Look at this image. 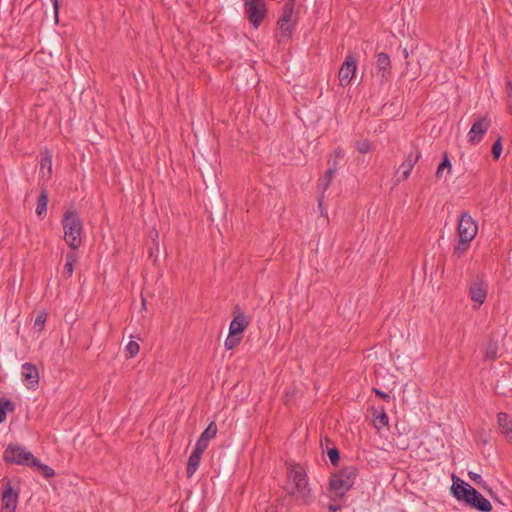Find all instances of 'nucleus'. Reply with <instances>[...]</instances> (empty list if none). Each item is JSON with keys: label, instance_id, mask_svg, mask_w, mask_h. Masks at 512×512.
I'll use <instances>...</instances> for the list:
<instances>
[{"label": "nucleus", "instance_id": "obj_29", "mask_svg": "<svg viewBox=\"0 0 512 512\" xmlns=\"http://www.w3.org/2000/svg\"><path fill=\"white\" fill-rule=\"evenodd\" d=\"M217 434V426L214 422H211L207 428L202 432L200 437L210 441L212 438H214Z\"/></svg>", "mask_w": 512, "mask_h": 512}, {"label": "nucleus", "instance_id": "obj_12", "mask_svg": "<svg viewBox=\"0 0 512 512\" xmlns=\"http://www.w3.org/2000/svg\"><path fill=\"white\" fill-rule=\"evenodd\" d=\"M421 157V153L419 150L411 151L407 156L405 161L399 166L397 173L401 171V176L397 179V182L404 181L409 178L412 169L415 164Z\"/></svg>", "mask_w": 512, "mask_h": 512}, {"label": "nucleus", "instance_id": "obj_10", "mask_svg": "<svg viewBox=\"0 0 512 512\" xmlns=\"http://www.w3.org/2000/svg\"><path fill=\"white\" fill-rule=\"evenodd\" d=\"M356 69V59L352 55H347L338 73L339 85L342 87L348 86L355 75Z\"/></svg>", "mask_w": 512, "mask_h": 512}, {"label": "nucleus", "instance_id": "obj_27", "mask_svg": "<svg viewBox=\"0 0 512 512\" xmlns=\"http://www.w3.org/2000/svg\"><path fill=\"white\" fill-rule=\"evenodd\" d=\"M242 336L238 334H233L229 331L228 337L225 339L224 346L227 350H232L235 348L241 341Z\"/></svg>", "mask_w": 512, "mask_h": 512}, {"label": "nucleus", "instance_id": "obj_45", "mask_svg": "<svg viewBox=\"0 0 512 512\" xmlns=\"http://www.w3.org/2000/svg\"><path fill=\"white\" fill-rule=\"evenodd\" d=\"M331 443V440L328 437H325L321 439V446L324 447L326 445L327 449L330 448L329 444Z\"/></svg>", "mask_w": 512, "mask_h": 512}, {"label": "nucleus", "instance_id": "obj_32", "mask_svg": "<svg viewBox=\"0 0 512 512\" xmlns=\"http://www.w3.org/2000/svg\"><path fill=\"white\" fill-rule=\"evenodd\" d=\"M491 153L495 160L499 159L502 153V138L499 137L492 145Z\"/></svg>", "mask_w": 512, "mask_h": 512}, {"label": "nucleus", "instance_id": "obj_46", "mask_svg": "<svg viewBox=\"0 0 512 512\" xmlns=\"http://www.w3.org/2000/svg\"><path fill=\"white\" fill-rule=\"evenodd\" d=\"M41 165H42V167L48 165L49 166V170H51V159L50 158H44L42 160V164Z\"/></svg>", "mask_w": 512, "mask_h": 512}, {"label": "nucleus", "instance_id": "obj_38", "mask_svg": "<svg viewBox=\"0 0 512 512\" xmlns=\"http://www.w3.org/2000/svg\"><path fill=\"white\" fill-rule=\"evenodd\" d=\"M73 271H74V265H72L70 263H65L64 276L66 278H70L73 275Z\"/></svg>", "mask_w": 512, "mask_h": 512}, {"label": "nucleus", "instance_id": "obj_11", "mask_svg": "<svg viewBox=\"0 0 512 512\" xmlns=\"http://www.w3.org/2000/svg\"><path fill=\"white\" fill-rule=\"evenodd\" d=\"M294 13V2H287L282 10V14L278 19L277 25L283 36H289L293 30L295 20L292 19Z\"/></svg>", "mask_w": 512, "mask_h": 512}, {"label": "nucleus", "instance_id": "obj_34", "mask_svg": "<svg viewBox=\"0 0 512 512\" xmlns=\"http://www.w3.org/2000/svg\"><path fill=\"white\" fill-rule=\"evenodd\" d=\"M46 318H47V315L45 313H39L36 316L35 321H34V327L38 331H41L43 329L45 322H46Z\"/></svg>", "mask_w": 512, "mask_h": 512}, {"label": "nucleus", "instance_id": "obj_6", "mask_svg": "<svg viewBox=\"0 0 512 512\" xmlns=\"http://www.w3.org/2000/svg\"><path fill=\"white\" fill-rule=\"evenodd\" d=\"M492 120L488 116L478 117L472 124L467 134L468 142L475 146L481 142L484 135L491 127Z\"/></svg>", "mask_w": 512, "mask_h": 512}, {"label": "nucleus", "instance_id": "obj_13", "mask_svg": "<svg viewBox=\"0 0 512 512\" xmlns=\"http://www.w3.org/2000/svg\"><path fill=\"white\" fill-rule=\"evenodd\" d=\"M469 495L470 496L467 498L466 503L472 508L481 512H490L492 510V505L489 500H487L475 488L472 489V492H470Z\"/></svg>", "mask_w": 512, "mask_h": 512}, {"label": "nucleus", "instance_id": "obj_25", "mask_svg": "<svg viewBox=\"0 0 512 512\" xmlns=\"http://www.w3.org/2000/svg\"><path fill=\"white\" fill-rule=\"evenodd\" d=\"M471 241L468 239L459 238V242L454 246L453 253L460 258L469 248Z\"/></svg>", "mask_w": 512, "mask_h": 512}, {"label": "nucleus", "instance_id": "obj_19", "mask_svg": "<svg viewBox=\"0 0 512 512\" xmlns=\"http://www.w3.org/2000/svg\"><path fill=\"white\" fill-rule=\"evenodd\" d=\"M334 176H335V173L333 172V170H327L325 172L324 176L318 180V189L322 193V195H321V197L319 199V206L320 207L322 205V198L324 196V193L328 189V187L330 186Z\"/></svg>", "mask_w": 512, "mask_h": 512}, {"label": "nucleus", "instance_id": "obj_37", "mask_svg": "<svg viewBox=\"0 0 512 512\" xmlns=\"http://www.w3.org/2000/svg\"><path fill=\"white\" fill-rule=\"evenodd\" d=\"M338 164L339 160L330 158L328 160L329 167L327 170H333V172L336 174V172L338 171Z\"/></svg>", "mask_w": 512, "mask_h": 512}, {"label": "nucleus", "instance_id": "obj_28", "mask_svg": "<svg viewBox=\"0 0 512 512\" xmlns=\"http://www.w3.org/2000/svg\"><path fill=\"white\" fill-rule=\"evenodd\" d=\"M445 169L448 170V173H450L451 169H452V165H451V162L449 160V157H448L447 153H444L443 160H442V162L439 164V166L437 168L436 177L440 178L442 176L443 171Z\"/></svg>", "mask_w": 512, "mask_h": 512}, {"label": "nucleus", "instance_id": "obj_16", "mask_svg": "<svg viewBox=\"0 0 512 512\" xmlns=\"http://www.w3.org/2000/svg\"><path fill=\"white\" fill-rule=\"evenodd\" d=\"M239 307L236 306L234 309V317L230 323L229 331L233 334L242 336L243 331L249 325V319L243 312H237Z\"/></svg>", "mask_w": 512, "mask_h": 512}, {"label": "nucleus", "instance_id": "obj_20", "mask_svg": "<svg viewBox=\"0 0 512 512\" xmlns=\"http://www.w3.org/2000/svg\"><path fill=\"white\" fill-rule=\"evenodd\" d=\"M373 417V424L377 430H380L381 428L388 426L389 420L384 410V407H380V411H378V409L375 408L373 412Z\"/></svg>", "mask_w": 512, "mask_h": 512}, {"label": "nucleus", "instance_id": "obj_47", "mask_svg": "<svg viewBox=\"0 0 512 512\" xmlns=\"http://www.w3.org/2000/svg\"><path fill=\"white\" fill-rule=\"evenodd\" d=\"M145 304H146V300L143 298L142 299V305L145 306Z\"/></svg>", "mask_w": 512, "mask_h": 512}, {"label": "nucleus", "instance_id": "obj_5", "mask_svg": "<svg viewBox=\"0 0 512 512\" xmlns=\"http://www.w3.org/2000/svg\"><path fill=\"white\" fill-rule=\"evenodd\" d=\"M244 13L254 28H258L263 22L266 14V3L264 0H243Z\"/></svg>", "mask_w": 512, "mask_h": 512}, {"label": "nucleus", "instance_id": "obj_4", "mask_svg": "<svg viewBox=\"0 0 512 512\" xmlns=\"http://www.w3.org/2000/svg\"><path fill=\"white\" fill-rule=\"evenodd\" d=\"M3 460L6 463L25 465L30 467L31 463H37L36 457L24 447L17 444H8L3 453Z\"/></svg>", "mask_w": 512, "mask_h": 512}, {"label": "nucleus", "instance_id": "obj_26", "mask_svg": "<svg viewBox=\"0 0 512 512\" xmlns=\"http://www.w3.org/2000/svg\"><path fill=\"white\" fill-rule=\"evenodd\" d=\"M498 357V345L496 342H489L485 353H484V359L485 360H495Z\"/></svg>", "mask_w": 512, "mask_h": 512}, {"label": "nucleus", "instance_id": "obj_41", "mask_svg": "<svg viewBox=\"0 0 512 512\" xmlns=\"http://www.w3.org/2000/svg\"><path fill=\"white\" fill-rule=\"evenodd\" d=\"M507 93H508V107H509V111L510 113H512V104H511V101H512V86L511 84L508 82L507 83Z\"/></svg>", "mask_w": 512, "mask_h": 512}, {"label": "nucleus", "instance_id": "obj_21", "mask_svg": "<svg viewBox=\"0 0 512 512\" xmlns=\"http://www.w3.org/2000/svg\"><path fill=\"white\" fill-rule=\"evenodd\" d=\"M202 454L196 451H193L191 455L188 458L187 462V477H192L193 474L197 471L200 461H201Z\"/></svg>", "mask_w": 512, "mask_h": 512}, {"label": "nucleus", "instance_id": "obj_3", "mask_svg": "<svg viewBox=\"0 0 512 512\" xmlns=\"http://www.w3.org/2000/svg\"><path fill=\"white\" fill-rule=\"evenodd\" d=\"M62 226L65 242L72 250H77L82 243V220L76 212L66 211L63 215Z\"/></svg>", "mask_w": 512, "mask_h": 512}, {"label": "nucleus", "instance_id": "obj_15", "mask_svg": "<svg viewBox=\"0 0 512 512\" xmlns=\"http://www.w3.org/2000/svg\"><path fill=\"white\" fill-rule=\"evenodd\" d=\"M391 75V60L387 53L377 54V76L381 83L388 81Z\"/></svg>", "mask_w": 512, "mask_h": 512}, {"label": "nucleus", "instance_id": "obj_1", "mask_svg": "<svg viewBox=\"0 0 512 512\" xmlns=\"http://www.w3.org/2000/svg\"><path fill=\"white\" fill-rule=\"evenodd\" d=\"M287 469V482L284 487L287 494L301 505L310 504L313 496L305 469L299 464H289Z\"/></svg>", "mask_w": 512, "mask_h": 512}, {"label": "nucleus", "instance_id": "obj_43", "mask_svg": "<svg viewBox=\"0 0 512 512\" xmlns=\"http://www.w3.org/2000/svg\"><path fill=\"white\" fill-rule=\"evenodd\" d=\"M328 510L329 512H337V511H340L341 510V505L339 504H334V503H330L328 505Z\"/></svg>", "mask_w": 512, "mask_h": 512}, {"label": "nucleus", "instance_id": "obj_8", "mask_svg": "<svg viewBox=\"0 0 512 512\" xmlns=\"http://www.w3.org/2000/svg\"><path fill=\"white\" fill-rule=\"evenodd\" d=\"M488 284L482 276H477L469 288V295L474 302L473 307L478 309L486 300Z\"/></svg>", "mask_w": 512, "mask_h": 512}, {"label": "nucleus", "instance_id": "obj_23", "mask_svg": "<svg viewBox=\"0 0 512 512\" xmlns=\"http://www.w3.org/2000/svg\"><path fill=\"white\" fill-rule=\"evenodd\" d=\"M15 409L14 403L7 398H0V423L6 419L7 412H13Z\"/></svg>", "mask_w": 512, "mask_h": 512}, {"label": "nucleus", "instance_id": "obj_35", "mask_svg": "<svg viewBox=\"0 0 512 512\" xmlns=\"http://www.w3.org/2000/svg\"><path fill=\"white\" fill-rule=\"evenodd\" d=\"M208 445H209V441L208 440H206V439H204L202 437H199V439L196 442L194 451L203 454L204 451L207 449Z\"/></svg>", "mask_w": 512, "mask_h": 512}, {"label": "nucleus", "instance_id": "obj_24", "mask_svg": "<svg viewBox=\"0 0 512 512\" xmlns=\"http://www.w3.org/2000/svg\"><path fill=\"white\" fill-rule=\"evenodd\" d=\"M36 462L37 463H31L30 467L36 468L37 471L39 473H41L45 478H51V477H53L55 475V472H54V470L51 467L41 463L39 461V459H37V458H36Z\"/></svg>", "mask_w": 512, "mask_h": 512}, {"label": "nucleus", "instance_id": "obj_18", "mask_svg": "<svg viewBox=\"0 0 512 512\" xmlns=\"http://www.w3.org/2000/svg\"><path fill=\"white\" fill-rule=\"evenodd\" d=\"M497 423L502 434H504L510 444H512V420L505 412L497 414Z\"/></svg>", "mask_w": 512, "mask_h": 512}, {"label": "nucleus", "instance_id": "obj_31", "mask_svg": "<svg viewBox=\"0 0 512 512\" xmlns=\"http://www.w3.org/2000/svg\"><path fill=\"white\" fill-rule=\"evenodd\" d=\"M327 455H328L331 463L334 466H337L338 462L340 460V453H339L338 449L335 446H333L331 448H328L327 449Z\"/></svg>", "mask_w": 512, "mask_h": 512}, {"label": "nucleus", "instance_id": "obj_2", "mask_svg": "<svg viewBox=\"0 0 512 512\" xmlns=\"http://www.w3.org/2000/svg\"><path fill=\"white\" fill-rule=\"evenodd\" d=\"M358 472V468L351 465L332 474L329 481V491L332 492L336 498L344 497L355 484Z\"/></svg>", "mask_w": 512, "mask_h": 512}, {"label": "nucleus", "instance_id": "obj_17", "mask_svg": "<svg viewBox=\"0 0 512 512\" xmlns=\"http://www.w3.org/2000/svg\"><path fill=\"white\" fill-rule=\"evenodd\" d=\"M472 489H474L472 486L464 482L463 480H460L459 478L457 481H454L451 490L458 500H463L466 502L467 498H469V493L472 492Z\"/></svg>", "mask_w": 512, "mask_h": 512}, {"label": "nucleus", "instance_id": "obj_39", "mask_svg": "<svg viewBox=\"0 0 512 512\" xmlns=\"http://www.w3.org/2000/svg\"><path fill=\"white\" fill-rule=\"evenodd\" d=\"M344 155V151L341 147L336 148L331 155L332 159L340 160Z\"/></svg>", "mask_w": 512, "mask_h": 512}, {"label": "nucleus", "instance_id": "obj_33", "mask_svg": "<svg viewBox=\"0 0 512 512\" xmlns=\"http://www.w3.org/2000/svg\"><path fill=\"white\" fill-rule=\"evenodd\" d=\"M140 350V346L137 342L135 341H130L127 345H126V351L128 353V355L130 357H134L138 354Z\"/></svg>", "mask_w": 512, "mask_h": 512}, {"label": "nucleus", "instance_id": "obj_14", "mask_svg": "<svg viewBox=\"0 0 512 512\" xmlns=\"http://www.w3.org/2000/svg\"><path fill=\"white\" fill-rule=\"evenodd\" d=\"M22 378L28 388L35 389L39 384L38 368L29 362L22 365Z\"/></svg>", "mask_w": 512, "mask_h": 512}, {"label": "nucleus", "instance_id": "obj_22", "mask_svg": "<svg viewBox=\"0 0 512 512\" xmlns=\"http://www.w3.org/2000/svg\"><path fill=\"white\" fill-rule=\"evenodd\" d=\"M47 205H48V194H47L46 190H42L39 195L37 207H36V214L39 217L42 218L43 216H45L46 211H47Z\"/></svg>", "mask_w": 512, "mask_h": 512}, {"label": "nucleus", "instance_id": "obj_36", "mask_svg": "<svg viewBox=\"0 0 512 512\" xmlns=\"http://www.w3.org/2000/svg\"><path fill=\"white\" fill-rule=\"evenodd\" d=\"M469 478L476 484L480 485L483 480L480 474L470 471L468 473Z\"/></svg>", "mask_w": 512, "mask_h": 512}, {"label": "nucleus", "instance_id": "obj_30", "mask_svg": "<svg viewBox=\"0 0 512 512\" xmlns=\"http://www.w3.org/2000/svg\"><path fill=\"white\" fill-rule=\"evenodd\" d=\"M356 148L360 153L366 154L372 150V144L369 140L363 139L356 143Z\"/></svg>", "mask_w": 512, "mask_h": 512}, {"label": "nucleus", "instance_id": "obj_40", "mask_svg": "<svg viewBox=\"0 0 512 512\" xmlns=\"http://www.w3.org/2000/svg\"><path fill=\"white\" fill-rule=\"evenodd\" d=\"M77 261V254L75 252H68L66 254V263H70L74 265V263Z\"/></svg>", "mask_w": 512, "mask_h": 512}, {"label": "nucleus", "instance_id": "obj_9", "mask_svg": "<svg viewBox=\"0 0 512 512\" xmlns=\"http://www.w3.org/2000/svg\"><path fill=\"white\" fill-rule=\"evenodd\" d=\"M18 503V492L11 486V480L3 483L1 512H15Z\"/></svg>", "mask_w": 512, "mask_h": 512}, {"label": "nucleus", "instance_id": "obj_42", "mask_svg": "<svg viewBox=\"0 0 512 512\" xmlns=\"http://www.w3.org/2000/svg\"><path fill=\"white\" fill-rule=\"evenodd\" d=\"M372 391L379 397H381L382 399L384 400H390V395L377 389V388H373Z\"/></svg>", "mask_w": 512, "mask_h": 512}, {"label": "nucleus", "instance_id": "obj_44", "mask_svg": "<svg viewBox=\"0 0 512 512\" xmlns=\"http://www.w3.org/2000/svg\"><path fill=\"white\" fill-rule=\"evenodd\" d=\"M52 3H53V8H54V12H55V17L56 19H58V12H59V2L58 0H51Z\"/></svg>", "mask_w": 512, "mask_h": 512}, {"label": "nucleus", "instance_id": "obj_7", "mask_svg": "<svg viewBox=\"0 0 512 512\" xmlns=\"http://www.w3.org/2000/svg\"><path fill=\"white\" fill-rule=\"evenodd\" d=\"M477 231L478 226L472 216L468 212L461 213L457 227L459 238L472 241L475 238Z\"/></svg>", "mask_w": 512, "mask_h": 512}]
</instances>
